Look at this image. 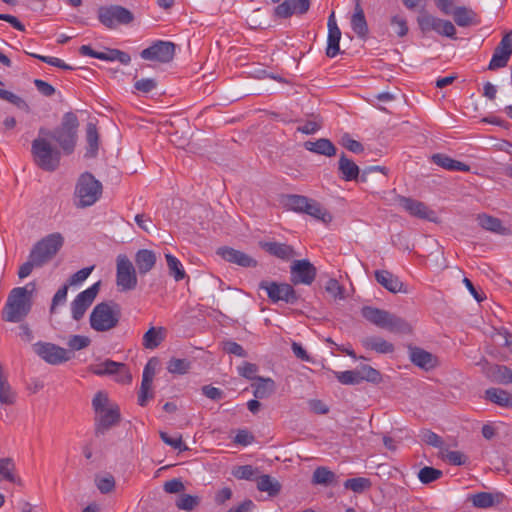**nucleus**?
<instances>
[{"label":"nucleus","instance_id":"obj_57","mask_svg":"<svg viewBox=\"0 0 512 512\" xmlns=\"http://www.w3.org/2000/svg\"><path fill=\"white\" fill-rule=\"evenodd\" d=\"M0 99L5 100L20 109L27 108V103L18 95L0 88Z\"/></svg>","mask_w":512,"mask_h":512},{"label":"nucleus","instance_id":"obj_60","mask_svg":"<svg viewBox=\"0 0 512 512\" xmlns=\"http://www.w3.org/2000/svg\"><path fill=\"white\" fill-rule=\"evenodd\" d=\"M232 474L237 479L250 480L255 475V470L251 465H242L236 467Z\"/></svg>","mask_w":512,"mask_h":512},{"label":"nucleus","instance_id":"obj_20","mask_svg":"<svg viewBox=\"0 0 512 512\" xmlns=\"http://www.w3.org/2000/svg\"><path fill=\"white\" fill-rule=\"evenodd\" d=\"M399 204L411 216L429 221H434L436 218L435 213L430 210L424 203L418 200L408 197H400Z\"/></svg>","mask_w":512,"mask_h":512},{"label":"nucleus","instance_id":"obj_58","mask_svg":"<svg viewBox=\"0 0 512 512\" xmlns=\"http://www.w3.org/2000/svg\"><path fill=\"white\" fill-rule=\"evenodd\" d=\"M325 289L333 298L339 300L344 299V288L336 279H329L325 285Z\"/></svg>","mask_w":512,"mask_h":512},{"label":"nucleus","instance_id":"obj_6","mask_svg":"<svg viewBox=\"0 0 512 512\" xmlns=\"http://www.w3.org/2000/svg\"><path fill=\"white\" fill-rule=\"evenodd\" d=\"M31 152L34 162L45 171H55L60 165L61 152L52 146L49 138L40 135L33 140Z\"/></svg>","mask_w":512,"mask_h":512},{"label":"nucleus","instance_id":"obj_16","mask_svg":"<svg viewBox=\"0 0 512 512\" xmlns=\"http://www.w3.org/2000/svg\"><path fill=\"white\" fill-rule=\"evenodd\" d=\"M34 352L45 362L58 365L70 359L69 352L53 343L37 342L33 346Z\"/></svg>","mask_w":512,"mask_h":512},{"label":"nucleus","instance_id":"obj_38","mask_svg":"<svg viewBox=\"0 0 512 512\" xmlns=\"http://www.w3.org/2000/svg\"><path fill=\"white\" fill-rule=\"evenodd\" d=\"M2 481L19 482V478L15 474V464L11 458L0 459V482Z\"/></svg>","mask_w":512,"mask_h":512},{"label":"nucleus","instance_id":"obj_31","mask_svg":"<svg viewBox=\"0 0 512 512\" xmlns=\"http://www.w3.org/2000/svg\"><path fill=\"white\" fill-rule=\"evenodd\" d=\"M361 344L365 349L381 354L391 353L394 350L393 344L379 336H367L361 340Z\"/></svg>","mask_w":512,"mask_h":512},{"label":"nucleus","instance_id":"obj_39","mask_svg":"<svg viewBox=\"0 0 512 512\" xmlns=\"http://www.w3.org/2000/svg\"><path fill=\"white\" fill-rule=\"evenodd\" d=\"M257 488L262 492H267L270 496H275L280 492L281 485L271 476L262 475L257 481Z\"/></svg>","mask_w":512,"mask_h":512},{"label":"nucleus","instance_id":"obj_34","mask_svg":"<svg viewBox=\"0 0 512 512\" xmlns=\"http://www.w3.org/2000/svg\"><path fill=\"white\" fill-rule=\"evenodd\" d=\"M351 28L361 38L368 33V25L365 19L363 9L360 4H356L355 11L351 17Z\"/></svg>","mask_w":512,"mask_h":512},{"label":"nucleus","instance_id":"obj_59","mask_svg":"<svg viewBox=\"0 0 512 512\" xmlns=\"http://www.w3.org/2000/svg\"><path fill=\"white\" fill-rule=\"evenodd\" d=\"M34 58L39 59L42 62H45L51 66L58 67L64 70H72V67L66 64L62 59L52 56H43L38 54H32Z\"/></svg>","mask_w":512,"mask_h":512},{"label":"nucleus","instance_id":"obj_8","mask_svg":"<svg viewBox=\"0 0 512 512\" xmlns=\"http://www.w3.org/2000/svg\"><path fill=\"white\" fill-rule=\"evenodd\" d=\"M64 244L61 233L55 232L38 241L31 250V258L37 267H41L51 260Z\"/></svg>","mask_w":512,"mask_h":512},{"label":"nucleus","instance_id":"obj_11","mask_svg":"<svg viewBox=\"0 0 512 512\" xmlns=\"http://www.w3.org/2000/svg\"><path fill=\"white\" fill-rule=\"evenodd\" d=\"M133 14L119 5L102 6L98 9V19L107 28L114 29L120 24L133 21Z\"/></svg>","mask_w":512,"mask_h":512},{"label":"nucleus","instance_id":"obj_7","mask_svg":"<svg viewBox=\"0 0 512 512\" xmlns=\"http://www.w3.org/2000/svg\"><path fill=\"white\" fill-rule=\"evenodd\" d=\"M102 194V184L90 173L82 174L75 187V204L85 208L92 206Z\"/></svg>","mask_w":512,"mask_h":512},{"label":"nucleus","instance_id":"obj_63","mask_svg":"<svg viewBox=\"0 0 512 512\" xmlns=\"http://www.w3.org/2000/svg\"><path fill=\"white\" fill-rule=\"evenodd\" d=\"M134 87L143 93H149L156 87V82L151 78H142L136 81Z\"/></svg>","mask_w":512,"mask_h":512},{"label":"nucleus","instance_id":"obj_13","mask_svg":"<svg viewBox=\"0 0 512 512\" xmlns=\"http://www.w3.org/2000/svg\"><path fill=\"white\" fill-rule=\"evenodd\" d=\"M89 369L93 374L98 376L114 375L115 380L120 383H129L132 379L125 364L112 360H105L104 362L93 364Z\"/></svg>","mask_w":512,"mask_h":512},{"label":"nucleus","instance_id":"obj_49","mask_svg":"<svg viewBox=\"0 0 512 512\" xmlns=\"http://www.w3.org/2000/svg\"><path fill=\"white\" fill-rule=\"evenodd\" d=\"M190 368L186 359L172 358L167 365V370L172 374H185Z\"/></svg>","mask_w":512,"mask_h":512},{"label":"nucleus","instance_id":"obj_27","mask_svg":"<svg viewBox=\"0 0 512 512\" xmlns=\"http://www.w3.org/2000/svg\"><path fill=\"white\" fill-rule=\"evenodd\" d=\"M375 278L379 284L392 293L402 291L403 283L397 276L387 270H378L375 272Z\"/></svg>","mask_w":512,"mask_h":512},{"label":"nucleus","instance_id":"obj_44","mask_svg":"<svg viewBox=\"0 0 512 512\" xmlns=\"http://www.w3.org/2000/svg\"><path fill=\"white\" fill-rule=\"evenodd\" d=\"M86 139L88 143L87 153L90 156H95L98 150V131L96 125L93 123H88L86 127Z\"/></svg>","mask_w":512,"mask_h":512},{"label":"nucleus","instance_id":"obj_62","mask_svg":"<svg viewBox=\"0 0 512 512\" xmlns=\"http://www.w3.org/2000/svg\"><path fill=\"white\" fill-rule=\"evenodd\" d=\"M89 344L90 339L82 335H74L68 340V346L76 351L86 348Z\"/></svg>","mask_w":512,"mask_h":512},{"label":"nucleus","instance_id":"obj_36","mask_svg":"<svg viewBox=\"0 0 512 512\" xmlns=\"http://www.w3.org/2000/svg\"><path fill=\"white\" fill-rule=\"evenodd\" d=\"M486 398L502 407H512V395L499 388H490L485 392Z\"/></svg>","mask_w":512,"mask_h":512},{"label":"nucleus","instance_id":"obj_32","mask_svg":"<svg viewBox=\"0 0 512 512\" xmlns=\"http://www.w3.org/2000/svg\"><path fill=\"white\" fill-rule=\"evenodd\" d=\"M253 395L257 399H265L271 396L275 391V382L271 378L258 377L251 385Z\"/></svg>","mask_w":512,"mask_h":512},{"label":"nucleus","instance_id":"obj_28","mask_svg":"<svg viewBox=\"0 0 512 512\" xmlns=\"http://www.w3.org/2000/svg\"><path fill=\"white\" fill-rule=\"evenodd\" d=\"M478 224L485 230L499 234V235H508L509 229L503 226L500 219L493 217L488 214H479L477 216Z\"/></svg>","mask_w":512,"mask_h":512},{"label":"nucleus","instance_id":"obj_35","mask_svg":"<svg viewBox=\"0 0 512 512\" xmlns=\"http://www.w3.org/2000/svg\"><path fill=\"white\" fill-rule=\"evenodd\" d=\"M432 161L436 165H438L446 170H449V171H468L469 170V166L467 164L457 161V160H454L444 154H434L432 156Z\"/></svg>","mask_w":512,"mask_h":512},{"label":"nucleus","instance_id":"obj_12","mask_svg":"<svg viewBox=\"0 0 512 512\" xmlns=\"http://www.w3.org/2000/svg\"><path fill=\"white\" fill-rule=\"evenodd\" d=\"M259 288L267 293L268 298L276 303L283 301L286 303H295L298 299L295 290L290 284L262 281Z\"/></svg>","mask_w":512,"mask_h":512},{"label":"nucleus","instance_id":"obj_46","mask_svg":"<svg viewBox=\"0 0 512 512\" xmlns=\"http://www.w3.org/2000/svg\"><path fill=\"white\" fill-rule=\"evenodd\" d=\"M309 201L305 196L291 195L287 198L286 205L293 211L304 213Z\"/></svg>","mask_w":512,"mask_h":512},{"label":"nucleus","instance_id":"obj_21","mask_svg":"<svg viewBox=\"0 0 512 512\" xmlns=\"http://www.w3.org/2000/svg\"><path fill=\"white\" fill-rule=\"evenodd\" d=\"M219 255L225 261L241 267H255L257 262L250 255L231 247H220L217 249Z\"/></svg>","mask_w":512,"mask_h":512},{"label":"nucleus","instance_id":"obj_47","mask_svg":"<svg viewBox=\"0 0 512 512\" xmlns=\"http://www.w3.org/2000/svg\"><path fill=\"white\" fill-rule=\"evenodd\" d=\"M336 379L343 385H357L359 384V378L356 370L347 371H333Z\"/></svg>","mask_w":512,"mask_h":512},{"label":"nucleus","instance_id":"obj_50","mask_svg":"<svg viewBox=\"0 0 512 512\" xmlns=\"http://www.w3.org/2000/svg\"><path fill=\"white\" fill-rule=\"evenodd\" d=\"M199 502L200 500L197 496L182 494L177 499L176 506L180 510L191 511L199 504Z\"/></svg>","mask_w":512,"mask_h":512},{"label":"nucleus","instance_id":"obj_2","mask_svg":"<svg viewBox=\"0 0 512 512\" xmlns=\"http://www.w3.org/2000/svg\"><path fill=\"white\" fill-rule=\"evenodd\" d=\"M77 128V117L73 113H66L61 125L53 132L42 128L39 130V134L55 140L64 153L71 154L77 141Z\"/></svg>","mask_w":512,"mask_h":512},{"label":"nucleus","instance_id":"obj_54","mask_svg":"<svg viewBox=\"0 0 512 512\" xmlns=\"http://www.w3.org/2000/svg\"><path fill=\"white\" fill-rule=\"evenodd\" d=\"M494 381L508 384L512 383V370L506 366H495L492 374Z\"/></svg>","mask_w":512,"mask_h":512},{"label":"nucleus","instance_id":"obj_51","mask_svg":"<svg viewBox=\"0 0 512 512\" xmlns=\"http://www.w3.org/2000/svg\"><path fill=\"white\" fill-rule=\"evenodd\" d=\"M441 476H442V472L440 470L435 469L433 467H427V466L420 469V471L418 473L419 480L424 484H428L433 481H436Z\"/></svg>","mask_w":512,"mask_h":512},{"label":"nucleus","instance_id":"obj_22","mask_svg":"<svg viewBox=\"0 0 512 512\" xmlns=\"http://www.w3.org/2000/svg\"><path fill=\"white\" fill-rule=\"evenodd\" d=\"M328 37L326 55L334 58L340 52L339 42L341 39V31L336 23L335 15L332 13L328 18Z\"/></svg>","mask_w":512,"mask_h":512},{"label":"nucleus","instance_id":"obj_52","mask_svg":"<svg viewBox=\"0 0 512 512\" xmlns=\"http://www.w3.org/2000/svg\"><path fill=\"white\" fill-rule=\"evenodd\" d=\"M296 10L295 0H285L275 8V15L280 18H287L296 13Z\"/></svg>","mask_w":512,"mask_h":512},{"label":"nucleus","instance_id":"obj_19","mask_svg":"<svg viewBox=\"0 0 512 512\" xmlns=\"http://www.w3.org/2000/svg\"><path fill=\"white\" fill-rule=\"evenodd\" d=\"M157 361L151 359L147 362L143 369L142 382L138 395V404L145 406L149 399L153 397L152 382L156 372Z\"/></svg>","mask_w":512,"mask_h":512},{"label":"nucleus","instance_id":"obj_26","mask_svg":"<svg viewBox=\"0 0 512 512\" xmlns=\"http://www.w3.org/2000/svg\"><path fill=\"white\" fill-rule=\"evenodd\" d=\"M156 254L152 250L140 249L135 255V263L138 272L142 275L147 274L156 263Z\"/></svg>","mask_w":512,"mask_h":512},{"label":"nucleus","instance_id":"obj_43","mask_svg":"<svg viewBox=\"0 0 512 512\" xmlns=\"http://www.w3.org/2000/svg\"><path fill=\"white\" fill-rule=\"evenodd\" d=\"M372 483L370 479L365 477H356L347 479L344 482V487L346 489L352 490L355 493H363L364 491L370 489Z\"/></svg>","mask_w":512,"mask_h":512},{"label":"nucleus","instance_id":"obj_29","mask_svg":"<svg viewBox=\"0 0 512 512\" xmlns=\"http://www.w3.org/2000/svg\"><path fill=\"white\" fill-rule=\"evenodd\" d=\"M338 170L344 181H354L358 179L360 169L351 159L342 154L338 162Z\"/></svg>","mask_w":512,"mask_h":512},{"label":"nucleus","instance_id":"obj_3","mask_svg":"<svg viewBox=\"0 0 512 512\" xmlns=\"http://www.w3.org/2000/svg\"><path fill=\"white\" fill-rule=\"evenodd\" d=\"M362 316L370 323L393 333H410L411 326L404 319L372 306H364L361 309Z\"/></svg>","mask_w":512,"mask_h":512},{"label":"nucleus","instance_id":"obj_48","mask_svg":"<svg viewBox=\"0 0 512 512\" xmlns=\"http://www.w3.org/2000/svg\"><path fill=\"white\" fill-rule=\"evenodd\" d=\"M334 473L326 467H318L313 472L312 482L314 484H328L334 479Z\"/></svg>","mask_w":512,"mask_h":512},{"label":"nucleus","instance_id":"obj_1","mask_svg":"<svg viewBox=\"0 0 512 512\" xmlns=\"http://www.w3.org/2000/svg\"><path fill=\"white\" fill-rule=\"evenodd\" d=\"M34 290L35 284L32 282L23 287L13 288L2 311L3 320L11 323L22 321L31 310V296Z\"/></svg>","mask_w":512,"mask_h":512},{"label":"nucleus","instance_id":"obj_18","mask_svg":"<svg viewBox=\"0 0 512 512\" xmlns=\"http://www.w3.org/2000/svg\"><path fill=\"white\" fill-rule=\"evenodd\" d=\"M512 55V32L503 36L500 43L496 47L492 58L489 62L488 69L496 70L505 67Z\"/></svg>","mask_w":512,"mask_h":512},{"label":"nucleus","instance_id":"obj_40","mask_svg":"<svg viewBox=\"0 0 512 512\" xmlns=\"http://www.w3.org/2000/svg\"><path fill=\"white\" fill-rule=\"evenodd\" d=\"M306 214L314 217L317 220H321L324 223H328L332 220L330 213L324 209L318 202L311 200L308 202L305 209Z\"/></svg>","mask_w":512,"mask_h":512},{"label":"nucleus","instance_id":"obj_25","mask_svg":"<svg viewBox=\"0 0 512 512\" xmlns=\"http://www.w3.org/2000/svg\"><path fill=\"white\" fill-rule=\"evenodd\" d=\"M410 359L416 366L425 370H430L437 364L436 357L421 348L411 349Z\"/></svg>","mask_w":512,"mask_h":512},{"label":"nucleus","instance_id":"obj_45","mask_svg":"<svg viewBox=\"0 0 512 512\" xmlns=\"http://www.w3.org/2000/svg\"><path fill=\"white\" fill-rule=\"evenodd\" d=\"M167 265L170 273L173 275L176 281H180L185 277V271L181 262L172 254H165Z\"/></svg>","mask_w":512,"mask_h":512},{"label":"nucleus","instance_id":"obj_41","mask_svg":"<svg viewBox=\"0 0 512 512\" xmlns=\"http://www.w3.org/2000/svg\"><path fill=\"white\" fill-rule=\"evenodd\" d=\"M456 24L460 27H465L471 24L474 18V12L465 6L454 7L451 14Z\"/></svg>","mask_w":512,"mask_h":512},{"label":"nucleus","instance_id":"obj_5","mask_svg":"<svg viewBox=\"0 0 512 512\" xmlns=\"http://www.w3.org/2000/svg\"><path fill=\"white\" fill-rule=\"evenodd\" d=\"M121 311L118 304L114 302L98 303L92 310L89 323L97 332H107L114 329L120 320Z\"/></svg>","mask_w":512,"mask_h":512},{"label":"nucleus","instance_id":"obj_64","mask_svg":"<svg viewBox=\"0 0 512 512\" xmlns=\"http://www.w3.org/2000/svg\"><path fill=\"white\" fill-rule=\"evenodd\" d=\"M96 485H97V488L102 493H108V492L112 491V489L114 488L115 482H114L113 477L107 476V477H102V478L97 479Z\"/></svg>","mask_w":512,"mask_h":512},{"label":"nucleus","instance_id":"obj_24","mask_svg":"<svg viewBox=\"0 0 512 512\" xmlns=\"http://www.w3.org/2000/svg\"><path fill=\"white\" fill-rule=\"evenodd\" d=\"M473 506L476 508L486 509L500 504L503 499L502 493L479 492L469 497Z\"/></svg>","mask_w":512,"mask_h":512},{"label":"nucleus","instance_id":"obj_23","mask_svg":"<svg viewBox=\"0 0 512 512\" xmlns=\"http://www.w3.org/2000/svg\"><path fill=\"white\" fill-rule=\"evenodd\" d=\"M260 246L269 254L282 260H289L295 256L293 248L285 243L266 241L261 242Z\"/></svg>","mask_w":512,"mask_h":512},{"label":"nucleus","instance_id":"obj_14","mask_svg":"<svg viewBox=\"0 0 512 512\" xmlns=\"http://www.w3.org/2000/svg\"><path fill=\"white\" fill-rule=\"evenodd\" d=\"M174 54L175 45L172 42L158 40L142 50L140 56L143 60L168 63L173 59Z\"/></svg>","mask_w":512,"mask_h":512},{"label":"nucleus","instance_id":"obj_10","mask_svg":"<svg viewBox=\"0 0 512 512\" xmlns=\"http://www.w3.org/2000/svg\"><path fill=\"white\" fill-rule=\"evenodd\" d=\"M116 284L120 291L133 290L137 285L136 270L125 254H119L116 258Z\"/></svg>","mask_w":512,"mask_h":512},{"label":"nucleus","instance_id":"obj_33","mask_svg":"<svg viewBox=\"0 0 512 512\" xmlns=\"http://www.w3.org/2000/svg\"><path fill=\"white\" fill-rule=\"evenodd\" d=\"M165 329L163 327H151L144 335L142 339V345L146 349L153 350L157 348L164 340Z\"/></svg>","mask_w":512,"mask_h":512},{"label":"nucleus","instance_id":"obj_42","mask_svg":"<svg viewBox=\"0 0 512 512\" xmlns=\"http://www.w3.org/2000/svg\"><path fill=\"white\" fill-rule=\"evenodd\" d=\"M356 370L359 383L363 381L377 383L381 380L380 373L369 365H361Z\"/></svg>","mask_w":512,"mask_h":512},{"label":"nucleus","instance_id":"obj_61","mask_svg":"<svg viewBox=\"0 0 512 512\" xmlns=\"http://www.w3.org/2000/svg\"><path fill=\"white\" fill-rule=\"evenodd\" d=\"M238 372L241 376L245 377L249 380H256L258 377L256 373L258 372V367L255 364L245 362L243 365L238 367Z\"/></svg>","mask_w":512,"mask_h":512},{"label":"nucleus","instance_id":"obj_53","mask_svg":"<svg viewBox=\"0 0 512 512\" xmlns=\"http://www.w3.org/2000/svg\"><path fill=\"white\" fill-rule=\"evenodd\" d=\"M160 437L165 444L173 447L174 449L180 452L186 451L188 449V447L183 443L182 437L179 434L170 436L165 432H161Z\"/></svg>","mask_w":512,"mask_h":512},{"label":"nucleus","instance_id":"obj_15","mask_svg":"<svg viewBox=\"0 0 512 512\" xmlns=\"http://www.w3.org/2000/svg\"><path fill=\"white\" fill-rule=\"evenodd\" d=\"M100 290V281L80 292L71 302L72 318L79 321L91 306Z\"/></svg>","mask_w":512,"mask_h":512},{"label":"nucleus","instance_id":"obj_9","mask_svg":"<svg viewBox=\"0 0 512 512\" xmlns=\"http://www.w3.org/2000/svg\"><path fill=\"white\" fill-rule=\"evenodd\" d=\"M417 24L424 34L434 31L438 35L448 38H455L456 35V28L451 21L436 17L425 11H422L417 17Z\"/></svg>","mask_w":512,"mask_h":512},{"label":"nucleus","instance_id":"obj_55","mask_svg":"<svg viewBox=\"0 0 512 512\" xmlns=\"http://www.w3.org/2000/svg\"><path fill=\"white\" fill-rule=\"evenodd\" d=\"M390 25L398 37H404L408 33L407 21L403 16L395 15L390 20Z\"/></svg>","mask_w":512,"mask_h":512},{"label":"nucleus","instance_id":"obj_37","mask_svg":"<svg viewBox=\"0 0 512 512\" xmlns=\"http://www.w3.org/2000/svg\"><path fill=\"white\" fill-rule=\"evenodd\" d=\"M16 400V393L13 391L6 377L2 372L0 365V403L3 405H12Z\"/></svg>","mask_w":512,"mask_h":512},{"label":"nucleus","instance_id":"obj_56","mask_svg":"<svg viewBox=\"0 0 512 512\" xmlns=\"http://www.w3.org/2000/svg\"><path fill=\"white\" fill-rule=\"evenodd\" d=\"M94 266L85 267L74 273L68 280V286H78L82 284L92 273Z\"/></svg>","mask_w":512,"mask_h":512},{"label":"nucleus","instance_id":"obj_30","mask_svg":"<svg viewBox=\"0 0 512 512\" xmlns=\"http://www.w3.org/2000/svg\"><path fill=\"white\" fill-rule=\"evenodd\" d=\"M304 147L310 152H314L316 154L324 155L327 157H331L336 154V147L330 140L326 138H320L316 141H307L304 143Z\"/></svg>","mask_w":512,"mask_h":512},{"label":"nucleus","instance_id":"obj_17","mask_svg":"<svg viewBox=\"0 0 512 512\" xmlns=\"http://www.w3.org/2000/svg\"><path fill=\"white\" fill-rule=\"evenodd\" d=\"M316 277V268L309 260H295L291 265V280L294 284L310 285Z\"/></svg>","mask_w":512,"mask_h":512},{"label":"nucleus","instance_id":"obj_4","mask_svg":"<svg viewBox=\"0 0 512 512\" xmlns=\"http://www.w3.org/2000/svg\"><path fill=\"white\" fill-rule=\"evenodd\" d=\"M92 406L95 412L96 434L104 433L119 421V408L109 402L105 393L97 392L92 400Z\"/></svg>","mask_w":512,"mask_h":512}]
</instances>
